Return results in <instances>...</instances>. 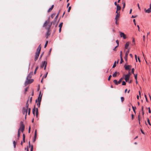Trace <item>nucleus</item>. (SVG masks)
I'll list each match as a JSON object with an SVG mask.
<instances>
[{
    "label": "nucleus",
    "instance_id": "obj_1",
    "mask_svg": "<svg viewBox=\"0 0 151 151\" xmlns=\"http://www.w3.org/2000/svg\"><path fill=\"white\" fill-rule=\"evenodd\" d=\"M24 126L23 124V122H20V127L18 129V132L17 136L18 138L20 136L19 132L21 131L22 132H23L24 130Z\"/></svg>",
    "mask_w": 151,
    "mask_h": 151
},
{
    "label": "nucleus",
    "instance_id": "obj_2",
    "mask_svg": "<svg viewBox=\"0 0 151 151\" xmlns=\"http://www.w3.org/2000/svg\"><path fill=\"white\" fill-rule=\"evenodd\" d=\"M52 23H50L49 24V25H48V26L47 27H46L45 29H47V32L46 35H47V38L48 36H49L50 34V27L51 26Z\"/></svg>",
    "mask_w": 151,
    "mask_h": 151
},
{
    "label": "nucleus",
    "instance_id": "obj_3",
    "mask_svg": "<svg viewBox=\"0 0 151 151\" xmlns=\"http://www.w3.org/2000/svg\"><path fill=\"white\" fill-rule=\"evenodd\" d=\"M34 81L33 79H29L28 80H26L24 83L25 86H27L28 84L29 83H31L33 82Z\"/></svg>",
    "mask_w": 151,
    "mask_h": 151
},
{
    "label": "nucleus",
    "instance_id": "obj_4",
    "mask_svg": "<svg viewBox=\"0 0 151 151\" xmlns=\"http://www.w3.org/2000/svg\"><path fill=\"white\" fill-rule=\"evenodd\" d=\"M27 109H26L25 107H23L22 109V112L23 114H25V119L26 118V116L27 112Z\"/></svg>",
    "mask_w": 151,
    "mask_h": 151
},
{
    "label": "nucleus",
    "instance_id": "obj_5",
    "mask_svg": "<svg viewBox=\"0 0 151 151\" xmlns=\"http://www.w3.org/2000/svg\"><path fill=\"white\" fill-rule=\"evenodd\" d=\"M130 73L129 72L125 76V80L126 82H127L129 79V78L130 76Z\"/></svg>",
    "mask_w": 151,
    "mask_h": 151
},
{
    "label": "nucleus",
    "instance_id": "obj_6",
    "mask_svg": "<svg viewBox=\"0 0 151 151\" xmlns=\"http://www.w3.org/2000/svg\"><path fill=\"white\" fill-rule=\"evenodd\" d=\"M50 22V18L49 17L47 19V20L44 23V24L43 25V27H45V28L46 27H47V24H48Z\"/></svg>",
    "mask_w": 151,
    "mask_h": 151
},
{
    "label": "nucleus",
    "instance_id": "obj_7",
    "mask_svg": "<svg viewBox=\"0 0 151 151\" xmlns=\"http://www.w3.org/2000/svg\"><path fill=\"white\" fill-rule=\"evenodd\" d=\"M33 74V72H30L28 75L27 76L26 80H28L29 79H30L32 77V75Z\"/></svg>",
    "mask_w": 151,
    "mask_h": 151
},
{
    "label": "nucleus",
    "instance_id": "obj_8",
    "mask_svg": "<svg viewBox=\"0 0 151 151\" xmlns=\"http://www.w3.org/2000/svg\"><path fill=\"white\" fill-rule=\"evenodd\" d=\"M41 93V92L40 91V93H39V96L37 98V102H38V101L41 102V101L42 94L40 96Z\"/></svg>",
    "mask_w": 151,
    "mask_h": 151
},
{
    "label": "nucleus",
    "instance_id": "obj_9",
    "mask_svg": "<svg viewBox=\"0 0 151 151\" xmlns=\"http://www.w3.org/2000/svg\"><path fill=\"white\" fill-rule=\"evenodd\" d=\"M131 66L130 65H124V67L126 70H130L131 68Z\"/></svg>",
    "mask_w": 151,
    "mask_h": 151
},
{
    "label": "nucleus",
    "instance_id": "obj_10",
    "mask_svg": "<svg viewBox=\"0 0 151 151\" xmlns=\"http://www.w3.org/2000/svg\"><path fill=\"white\" fill-rule=\"evenodd\" d=\"M120 35L121 37H123L124 39L126 38V37L124 34L122 32H120Z\"/></svg>",
    "mask_w": 151,
    "mask_h": 151
},
{
    "label": "nucleus",
    "instance_id": "obj_11",
    "mask_svg": "<svg viewBox=\"0 0 151 151\" xmlns=\"http://www.w3.org/2000/svg\"><path fill=\"white\" fill-rule=\"evenodd\" d=\"M40 53L39 52H36L35 55V60L36 61L38 58Z\"/></svg>",
    "mask_w": 151,
    "mask_h": 151
},
{
    "label": "nucleus",
    "instance_id": "obj_12",
    "mask_svg": "<svg viewBox=\"0 0 151 151\" xmlns=\"http://www.w3.org/2000/svg\"><path fill=\"white\" fill-rule=\"evenodd\" d=\"M41 45H40L37 49V52H39V53H40L41 50Z\"/></svg>",
    "mask_w": 151,
    "mask_h": 151
},
{
    "label": "nucleus",
    "instance_id": "obj_13",
    "mask_svg": "<svg viewBox=\"0 0 151 151\" xmlns=\"http://www.w3.org/2000/svg\"><path fill=\"white\" fill-rule=\"evenodd\" d=\"M46 63H47V62L45 61H44L42 62L41 66H40V68H43L44 66H45V65Z\"/></svg>",
    "mask_w": 151,
    "mask_h": 151
},
{
    "label": "nucleus",
    "instance_id": "obj_14",
    "mask_svg": "<svg viewBox=\"0 0 151 151\" xmlns=\"http://www.w3.org/2000/svg\"><path fill=\"white\" fill-rule=\"evenodd\" d=\"M151 8H150H150L147 10H146L145 9V10L146 12L147 13H150L151 12Z\"/></svg>",
    "mask_w": 151,
    "mask_h": 151
},
{
    "label": "nucleus",
    "instance_id": "obj_15",
    "mask_svg": "<svg viewBox=\"0 0 151 151\" xmlns=\"http://www.w3.org/2000/svg\"><path fill=\"white\" fill-rule=\"evenodd\" d=\"M59 12L57 14L55 17L54 22H53V24L55 22H56L57 19L58 18V16L59 14Z\"/></svg>",
    "mask_w": 151,
    "mask_h": 151
},
{
    "label": "nucleus",
    "instance_id": "obj_16",
    "mask_svg": "<svg viewBox=\"0 0 151 151\" xmlns=\"http://www.w3.org/2000/svg\"><path fill=\"white\" fill-rule=\"evenodd\" d=\"M129 43L128 42L126 43L125 44V49H126L127 48V47H128V46L129 45Z\"/></svg>",
    "mask_w": 151,
    "mask_h": 151
},
{
    "label": "nucleus",
    "instance_id": "obj_17",
    "mask_svg": "<svg viewBox=\"0 0 151 151\" xmlns=\"http://www.w3.org/2000/svg\"><path fill=\"white\" fill-rule=\"evenodd\" d=\"M122 4L123 5V6L122 7V9H124L125 6V1H122Z\"/></svg>",
    "mask_w": 151,
    "mask_h": 151
},
{
    "label": "nucleus",
    "instance_id": "obj_18",
    "mask_svg": "<svg viewBox=\"0 0 151 151\" xmlns=\"http://www.w3.org/2000/svg\"><path fill=\"white\" fill-rule=\"evenodd\" d=\"M121 7L118 4L116 6V10H119L121 9Z\"/></svg>",
    "mask_w": 151,
    "mask_h": 151
},
{
    "label": "nucleus",
    "instance_id": "obj_19",
    "mask_svg": "<svg viewBox=\"0 0 151 151\" xmlns=\"http://www.w3.org/2000/svg\"><path fill=\"white\" fill-rule=\"evenodd\" d=\"M28 100H27V102L26 104V109H29V108H28L29 104H28Z\"/></svg>",
    "mask_w": 151,
    "mask_h": 151
},
{
    "label": "nucleus",
    "instance_id": "obj_20",
    "mask_svg": "<svg viewBox=\"0 0 151 151\" xmlns=\"http://www.w3.org/2000/svg\"><path fill=\"white\" fill-rule=\"evenodd\" d=\"M121 53H122V51H121V52H120V56H121V60H120V63H122L123 62V60L122 58V57L121 56Z\"/></svg>",
    "mask_w": 151,
    "mask_h": 151
},
{
    "label": "nucleus",
    "instance_id": "obj_21",
    "mask_svg": "<svg viewBox=\"0 0 151 151\" xmlns=\"http://www.w3.org/2000/svg\"><path fill=\"white\" fill-rule=\"evenodd\" d=\"M113 82L116 85H117L118 84V82L116 80H114L113 81Z\"/></svg>",
    "mask_w": 151,
    "mask_h": 151
},
{
    "label": "nucleus",
    "instance_id": "obj_22",
    "mask_svg": "<svg viewBox=\"0 0 151 151\" xmlns=\"http://www.w3.org/2000/svg\"><path fill=\"white\" fill-rule=\"evenodd\" d=\"M35 107L32 110V113H33V115H35Z\"/></svg>",
    "mask_w": 151,
    "mask_h": 151
},
{
    "label": "nucleus",
    "instance_id": "obj_23",
    "mask_svg": "<svg viewBox=\"0 0 151 151\" xmlns=\"http://www.w3.org/2000/svg\"><path fill=\"white\" fill-rule=\"evenodd\" d=\"M132 108L134 112L135 113V109H136V107L132 106Z\"/></svg>",
    "mask_w": 151,
    "mask_h": 151
},
{
    "label": "nucleus",
    "instance_id": "obj_24",
    "mask_svg": "<svg viewBox=\"0 0 151 151\" xmlns=\"http://www.w3.org/2000/svg\"><path fill=\"white\" fill-rule=\"evenodd\" d=\"M117 72L116 71L113 74L112 76L113 77H115L116 76Z\"/></svg>",
    "mask_w": 151,
    "mask_h": 151
},
{
    "label": "nucleus",
    "instance_id": "obj_25",
    "mask_svg": "<svg viewBox=\"0 0 151 151\" xmlns=\"http://www.w3.org/2000/svg\"><path fill=\"white\" fill-rule=\"evenodd\" d=\"M38 108H37L36 109V116L37 117V116H38Z\"/></svg>",
    "mask_w": 151,
    "mask_h": 151
},
{
    "label": "nucleus",
    "instance_id": "obj_26",
    "mask_svg": "<svg viewBox=\"0 0 151 151\" xmlns=\"http://www.w3.org/2000/svg\"><path fill=\"white\" fill-rule=\"evenodd\" d=\"M123 79V78H121L118 81V84H120L121 82L122 81V79Z\"/></svg>",
    "mask_w": 151,
    "mask_h": 151
},
{
    "label": "nucleus",
    "instance_id": "obj_27",
    "mask_svg": "<svg viewBox=\"0 0 151 151\" xmlns=\"http://www.w3.org/2000/svg\"><path fill=\"white\" fill-rule=\"evenodd\" d=\"M41 102H37V106H38V107H40V105Z\"/></svg>",
    "mask_w": 151,
    "mask_h": 151
},
{
    "label": "nucleus",
    "instance_id": "obj_28",
    "mask_svg": "<svg viewBox=\"0 0 151 151\" xmlns=\"http://www.w3.org/2000/svg\"><path fill=\"white\" fill-rule=\"evenodd\" d=\"M129 49H128V50L127 51H126V52L125 55L128 56V54L129 53Z\"/></svg>",
    "mask_w": 151,
    "mask_h": 151
},
{
    "label": "nucleus",
    "instance_id": "obj_29",
    "mask_svg": "<svg viewBox=\"0 0 151 151\" xmlns=\"http://www.w3.org/2000/svg\"><path fill=\"white\" fill-rule=\"evenodd\" d=\"M63 24V22H61L60 23V24H59V28H60V27L61 28H62V27Z\"/></svg>",
    "mask_w": 151,
    "mask_h": 151
},
{
    "label": "nucleus",
    "instance_id": "obj_30",
    "mask_svg": "<svg viewBox=\"0 0 151 151\" xmlns=\"http://www.w3.org/2000/svg\"><path fill=\"white\" fill-rule=\"evenodd\" d=\"M38 66H37L36 68H35V70L34 71V74H35L36 73V71L37 70V69H38Z\"/></svg>",
    "mask_w": 151,
    "mask_h": 151
},
{
    "label": "nucleus",
    "instance_id": "obj_31",
    "mask_svg": "<svg viewBox=\"0 0 151 151\" xmlns=\"http://www.w3.org/2000/svg\"><path fill=\"white\" fill-rule=\"evenodd\" d=\"M127 57H128L127 55H125L124 58V59L126 61H127Z\"/></svg>",
    "mask_w": 151,
    "mask_h": 151
},
{
    "label": "nucleus",
    "instance_id": "obj_32",
    "mask_svg": "<svg viewBox=\"0 0 151 151\" xmlns=\"http://www.w3.org/2000/svg\"><path fill=\"white\" fill-rule=\"evenodd\" d=\"M55 14H51V17H52V18H54L55 15Z\"/></svg>",
    "mask_w": 151,
    "mask_h": 151
},
{
    "label": "nucleus",
    "instance_id": "obj_33",
    "mask_svg": "<svg viewBox=\"0 0 151 151\" xmlns=\"http://www.w3.org/2000/svg\"><path fill=\"white\" fill-rule=\"evenodd\" d=\"M36 137H37V136H35L34 135V138L33 140V142H34L35 141L36 138Z\"/></svg>",
    "mask_w": 151,
    "mask_h": 151
},
{
    "label": "nucleus",
    "instance_id": "obj_34",
    "mask_svg": "<svg viewBox=\"0 0 151 151\" xmlns=\"http://www.w3.org/2000/svg\"><path fill=\"white\" fill-rule=\"evenodd\" d=\"M147 122H148L149 124L151 126V123H150V120H149V119L148 118H147Z\"/></svg>",
    "mask_w": 151,
    "mask_h": 151
},
{
    "label": "nucleus",
    "instance_id": "obj_35",
    "mask_svg": "<svg viewBox=\"0 0 151 151\" xmlns=\"http://www.w3.org/2000/svg\"><path fill=\"white\" fill-rule=\"evenodd\" d=\"M28 115H29L31 109L30 108H29V109H28Z\"/></svg>",
    "mask_w": 151,
    "mask_h": 151
},
{
    "label": "nucleus",
    "instance_id": "obj_36",
    "mask_svg": "<svg viewBox=\"0 0 151 151\" xmlns=\"http://www.w3.org/2000/svg\"><path fill=\"white\" fill-rule=\"evenodd\" d=\"M121 99L122 102L123 101L124 99V97H121Z\"/></svg>",
    "mask_w": 151,
    "mask_h": 151
},
{
    "label": "nucleus",
    "instance_id": "obj_37",
    "mask_svg": "<svg viewBox=\"0 0 151 151\" xmlns=\"http://www.w3.org/2000/svg\"><path fill=\"white\" fill-rule=\"evenodd\" d=\"M116 66V61H115L113 64V65L112 67V68H114Z\"/></svg>",
    "mask_w": 151,
    "mask_h": 151
},
{
    "label": "nucleus",
    "instance_id": "obj_38",
    "mask_svg": "<svg viewBox=\"0 0 151 151\" xmlns=\"http://www.w3.org/2000/svg\"><path fill=\"white\" fill-rule=\"evenodd\" d=\"M119 14L117 15H116L115 19H116V20H117V19L119 17Z\"/></svg>",
    "mask_w": 151,
    "mask_h": 151
},
{
    "label": "nucleus",
    "instance_id": "obj_39",
    "mask_svg": "<svg viewBox=\"0 0 151 151\" xmlns=\"http://www.w3.org/2000/svg\"><path fill=\"white\" fill-rule=\"evenodd\" d=\"M47 73H48V72H47L46 73V75L45 76H43V77H42L43 79V78H46V77Z\"/></svg>",
    "mask_w": 151,
    "mask_h": 151
},
{
    "label": "nucleus",
    "instance_id": "obj_40",
    "mask_svg": "<svg viewBox=\"0 0 151 151\" xmlns=\"http://www.w3.org/2000/svg\"><path fill=\"white\" fill-rule=\"evenodd\" d=\"M29 101H30V102H31L32 101V97H30V96H29Z\"/></svg>",
    "mask_w": 151,
    "mask_h": 151
},
{
    "label": "nucleus",
    "instance_id": "obj_41",
    "mask_svg": "<svg viewBox=\"0 0 151 151\" xmlns=\"http://www.w3.org/2000/svg\"><path fill=\"white\" fill-rule=\"evenodd\" d=\"M126 84V82L124 81H123L122 82V85H125Z\"/></svg>",
    "mask_w": 151,
    "mask_h": 151
},
{
    "label": "nucleus",
    "instance_id": "obj_42",
    "mask_svg": "<svg viewBox=\"0 0 151 151\" xmlns=\"http://www.w3.org/2000/svg\"><path fill=\"white\" fill-rule=\"evenodd\" d=\"M28 87H26L25 89L24 93H26V92L28 91Z\"/></svg>",
    "mask_w": 151,
    "mask_h": 151
},
{
    "label": "nucleus",
    "instance_id": "obj_43",
    "mask_svg": "<svg viewBox=\"0 0 151 151\" xmlns=\"http://www.w3.org/2000/svg\"><path fill=\"white\" fill-rule=\"evenodd\" d=\"M134 78L135 79L137 80V74H136L135 75L134 74Z\"/></svg>",
    "mask_w": 151,
    "mask_h": 151
},
{
    "label": "nucleus",
    "instance_id": "obj_44",
    "mask_svg": "<svg viewBox=\"0 0 151 151\" xmlns=\"http://www.w3.org/2000/svg\"><path fill=\"white\" fill-rule=\"evenodd\" d=\"M52 9L51 8H50L47 11V12H50V11H51L52 10Z\"/></svg>",
    "mask_w": 151,
    "mask_h": 151
},
{
    "label": "nucleus",
    "instance_id": "obj_45",
    "mask_svg": "<svg viewBox=\"0 0 151 151\" xmlns=\"http://www.w3.org/2000/svg\"><path fill=\"white\" fill-rule=\"evenodd\" d=\"M35 136H37V130L36 129L35 132Z\"/></svg>",
    "mask_w": 151,
    "mask_h": 151
},
{
    "label": "nucleus",
    "instance_id": "obj_46",
    "mask_svg": "<svg viewBox=\"0 0 151 151\" xmlns=\"http://www.w3.org/2000/svg\"><path fill=\"white\" fill-rule=\"evenodd\" d=\"M71 9V6H69L68 8V12H69L70 11V10Z\"/></svg>",
    "mask_w": 151,
    "mask_h": 151
},
{
    "label": "nucleus",
    "instance_id": "obj_47",
    "mask_svg": "<svg viewBox=\"0 0 151 151\" xmlns=\"http://www.w3.org/2000/svg\"><path fill=\"white\" fill-rule=\"evenodd\" d=\"M111 75H110L109 76V77H108V80L109 81V80H110V78H111Z\"/></svg>",
    "mask_w": 151,
    "mask_h": 151
},
{
    "label": "nucleus",
    "instance_id": "obj_48",
    "mask_svg": "<svg viewBox=\"0 0 151 151\" xmlns=\"http://www.w3.org/2000/svg\"><path fill=\"white\" fill-rule=\"evenodd\" d=\"M148 112L149 113H151V110H150V107H149L148 108Z\"/></svg>",
    "mask_w": 151,
    "mask_h": 151
},
{
    "label": "nucleus",
    "instance_id": "obj_49",
    "mask_svg": "<svg viewBox=\"0 0 151 151\" xmlns=\"http://www.w3.org/2000/svg\"><path fill=\"white\" fill-rule=\"evenodd\" d=\"M134 68H133L132 69V72L134 74Z\"/></svg>",
    "mask_w": 151,
    "mask_h": 151
},
{
    "label": "nucleus",
    "instance_id": "obj_50",
    "mask_svg": "<svg viewBox=\"0 0 151 151\" xmlns=\"http://www.w3.org/2000/svg\"><path fill=\"white\" fill-rule=\"evenodd\" d=\"M145 99H146V101H148V100H147V96H146V95L145 94Z\"/></svg>",
    "mask_w": 151,
    "mask_h": 151
},
{
    "label": "nucleus",
    "instance_id": "obj_51",
    "mask_svg": "<svg viewBox=\"0 0 151 151\" xmlns=\"http://www.w3.org/2000/svg\"><path fill=\"white\" fill-rule=\"evenodd\" d=\"M47 43H48V41H47L46 42V43H45V46H44V47H45L47 46Z\"/></svg>",
    "mask_w": 151,
    "mask_h": 151
},
{
    "label": "nucleus",
    "instance_id": "obj_52",
    "mask_svg": "<svg viewBox=\"0 0 151 151\" xmlns=\"http://www.w3.org/2000/svg\"><path fill=\"white\" fill-rule=\"evenodd\" d=\"M118 10H116V13L117 14H116L117 15L119 14V13H120V12H119L118 13Z\"/></svg>",
    "mask_w": 151,
    "mask_h": 151
},
{
    "label": "nucleus",
    "instance_id": "obj_53",
    "mask_svg": "<svg viewBox=\"0 0 151 151\" xmlns=\"http://www.w3.org/2000/svg\"><path fill=\"white\" fill-rule=\"evenodd\" d=\"M135 57L136 61L137 62V55H135Z\"/></svg>",
    "mask_w": 151,
    "mask_h": 151
},
{
    "label": "nucleus",
    "instance_id": "obj_54",
    "mask_svg": "<svg viewBox=\"0 0 151 151\" xmlns=\"http://www.w3.org/2000/svg\"><path fill=\"white\" fill-rule=\"evenodd\" d=\"M47 63H46L45 65V66H44V70H45L46 69V66H47Z\"/></svg>",
    "mask_w": 151,
    "mask_h": 151
},
{
    "label": "nucleus",
    "instance_id": "obj_55",
    "mask_svg": "<svg viewBox=\"0 0 151 151\" xmlns=\"http://www.w3.org/2000/svg\"><path fill=\"white\" fill-rule=\"evenodd\" d=\"M118 46H117V45L116 46L114 49H113V50H114V51H116V48L117 47H118Z\"/></svg>",
    "mask_w": 151,
    "mask_h": 151
},
{
    "label": "nucleus",
    "instance_id": "obj_56",
    "mask_svg": "<svg viewBox=\"0 0 151 151\" xmlns=\"http://www.w3.org/2000/svg\"><path fill=\"white\" fill-rule=\"evenodd\" d=\"M131 116H132V119H133L134 118V115L133 114H132Z\"/></svg>",
    "mask_w": 151,
    "mask_h": 151
},
{
    "label": "nucleus",
    "instance_id": "obj_57",
    "mask_svg": "<svg viewBox=\"0 0 151 151\" xmlns=\"http://www.w3.org/2000/svg\"><path fill=\"white\" fill-rule=\"evenodd\" d=\"M116 42L117 44V46H118L119 45V42H118V40H116Z\"/></svg>",
    "mask_w": 151,
    "mask_h": 151
},
{
    "label": "nucleus",
    "instance_id": "obj_58",
    "mask_svg": "<svg viewBox=\"0 0 151 151\" xmlns=\"http://www.w3.org/2000/svg\"><path fill=\"white\" fill-rule=\"evenodd\" d=\"M13 145H16V143L15 141H14L13 142Z\"/></svg>",
    "mask_w": 151,
    "mask_h": 151
},
{
    "label": "nucleus",
    "instance_id": "obj_59",
    "mask_svg": "<svg viewBox=\"0 0 151 151\" xmlns=\"http://www.w3.org/2000/svg\"><path fill=\"white\" fill-rule=\"evenodd\" d=\"M141 131L142 134H145L144 132L142 131V129H141Z\"/></svg>",
    "mask_w": 151,
    "mask_h": 151
},
{
    "label": "nucleus",
    "instance_id": "obj_60",
    "mask_svg": "<svg viewBox=\"0 0 151 151\" xmlns=\"http://www.w3.org/2000/svg\"><path fill=\"white\" fill-rule=\"evenodd\" d=\"M33 151V146H32V145L31 146V151Z\"/></svg>",
    "mask_w": 151,
    "mask_h": 151
},
{
    "label": "nucleus",
    "instance_id": "obj_61",
    "mask_svg": "<svg viewBox=\"0 0 151 151\" xmlns=\"http://www.w3.org/2000/svg\"><path fill=\"white\" fill-rule=\"evenodd\" d=\"M23 138H25V136L24 134L23 135Z\"/></svg>",
    "mask_w": 151,
    "mask_h": 151
},
{
    "label": "nucleus",
    "instance_id": "obj_62",
    "mask_svg": "<svg viewBox=\"0 0 151 151\" xmlns=\"http://www.w3.org/2000/svg\"><path fill=\"white\" fill-rule=\"evenodd\" d=\"M61 28H59V32H61Z\"/></svg>",
    "mask_w": 151,
    "mask_h": 151
},
{
    "label": "nucleus",
    "instance_id": "obj_63",
    "mask_svg": "<svg viewBox=\"0 0 151 151\" xmlns=\"http://www.w3.org/2000/svg\"><path fill=\"white\" fill-rule=\"evenodd\" d=\"M137 6H138V7L139 9H140V7H139V4H137Z\"/></svg>",
    "mask_w": 151,
    "mask_h": 151
},
{
    "label": "nucleus",
    "instance_id": "obj_64",
    "mask_svg": "<svg viewBox=\"0 0 151 151\" xmlns=\"http://www.w3.org/2000/svg\"><path fill=\"white\" fill-rule=\"evenodd\" d=\"M129 55H130V57L131 58H132L133 57V56H132V54H129Z\"/></svg>",
    "mask_w": 151,
    "mask_h": 151
}]
</instances>
